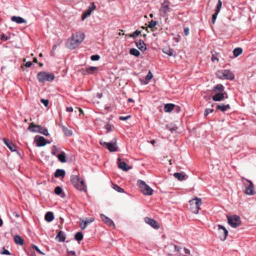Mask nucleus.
<instances>
[{
    "instance_id": "nucleus-1",
    "label": "nucleus",
    "mask_w": 256,
    "mask_h": 256,
    "mask_svg": "<svg viewBox=\"0 0 256 256\" xmlns=\"http://www.w3.org/2000/svg\"><path fill=\"white\" fill-rule=\"evenodd\" d=\"M190 210L194 214L198 213L200 210V206L202 205V199L197 197L194 198L192 200L189 201Z\"/></svg>"
},
{
    "instance_id": "nucleus-2",
    "label": "nucleus",
    "mask_w": 256,
    "mask_h": 256,
    "mask_svg": "<svg viewBox=\"0 0 256 256\" xmlns=\"http://www.w3.org/2000/svg\"><path fill=\"white\" fill-rule=\"evenodd\" d=\"M217 76L222 80H233L234 78V74L228 70H218L217 72Z\"/></svg>"
},
{
    "instance_id": "nucleus-3",
    "label": "nucleus",
    "mask_w": 256,
    "mask_h": 256,
    "mask_svg": "<svg viewBox=\"0 0 256 256\" xmlns=\"http://www.w3.org/2000/svg\"><path fill=\"white\" fill-rule=\"evenodd\" d=\"M54 74L46 72H40L37 74V78L40 82H44L46 81H52L54 80Z\"/></svg>"
},
{
    "instance_id": "nucleus-4",
    "label": "nucleus",
    "mask_w": 256,
    "mask_h": 256,
    "mask_svg": "<svg viewBox=\"0 0 256 256\" xmlns=\"http://www.w3.org/2000/svg\"><path fill=\"white\" fill-rule=\"evenodd\" d=\"M138 184L140 188L141 192L144 195L150 196L152 194L153 190L149 186L146 184L144 181L138 180Z\"/></svg>"
},
{
    "instance_id": "nucleus-5",
    "label": "nucleus",
    "mask_w": 256,
    "mask_h": 256,
    "mask_svg": "<svg viewBox=\"0 0 256 256\" xmlns=\"http://www.w3.org/2000/svg\"><path fill=\"white\" fill-rule=\"evenodd\" d=\"M80 44V38L78 34H73L71 38L68 40L66 43V46L70 49L72 50L78 46Z\"/></svg>"
},
{
    "instance_id": "nucleus-6",
    "label": "nucleus",
    "mask_w": 256,
    "mask_h": 256,
    "mask_svg": "<svg viewBox=\"0 0 256 256\" xmlns=\"http://www.w3.org/2000/svg\"><path fill=\"white\" fill-rule=\"evenodd\" d=\"M228 224L233 228H236L241 224L240 218L236 215L227 216Z\"/></svg>"
},
{
    "instance_id": "nucleus-7",
    "label": "nucleus",
    "mask_w": 256,
    "mask_h": 256,
    "mask_svg": "<svg viewBox=\"0 0 256 256\" xmlns=\"http://www.w3.org/2000/svg\"><path fill=\"white\" fill-rule=\"evenodd\" d=\"M114 142H100V144L105 147L110 152H116L118 150V147L116 146V138H114Z\"/></svg>"
},
{
    "instance_id": "nucleus-8",
    "label": "nucleus",
    "mask_w": 256,
    "mask_h": 256,
    "mask_svg": "<svg viewBox=\"0 0 256 256\" xmlns=\"http://www.w3.org/2000/svg\"><path fill=\"white\" fill-rule=\"evenodd\" d=\"M218 228V237L222 240H224L228 236V230L224 226L218 224L217 226Z\"/></svg>"
},
{
    "instance_id": "nucleus-9",
    "label": "nucleus",
    "mask_w": 256,
    "mask_h": 256,
    "mask_svg": "<svg viewBox=\"0 0 256 256\" xmlns=\"http://www.w3.org/2000/svg\"><path fill=\"white\" fill-rule=\"evenodd\" d=\"M248 183L249 184L246 186L244 185L245 189L244 190V192L246 194L250 196H252L255 194V192L254 191V186L252 182L247 179L244 178Z\"/></svg>"
},
{
    "instance_id": "nucleus-10",
    "label": "nucleus",
    "mask_w": 256,
    "mask_h": 256,
    "mask_svg": "<svg viewBox=\"0 0 256 256\" xmlns=\"http://www.w3.org/2000/svg\"><path fill=\"white\" fill-rule=\"evenodd\" d=\"M70 182L78 190H80V178L78 174H73L70 176Z\"/></svg>"
},
{
    "instance_id": "nucleus-11",
    "label": "nucleus",
    "mask_w": 256,
    "mask_h": 256,
    "mask_svg": "<svg viewBox=\"0 0 256 256\" xmlns=\"http://www.w3.org/2000/svg\"><path fill=\"white\" fill-rule=\"evenodd\" d=\"M213 100L215 102H220L224 100V98H228V94L226 92H219L215 94L212 97Z\"/></svg>"
},
{
    "instance_id": "nucleus-12",
    "label": "nucleus",
    "mask_w": 256,
    "mask_h": 256,
    "mask_svg": "<svg viewBox=\"0 0 256 256\" xmlns=\"http://www.w3.org/2000/svg\"><path fill=\"white\" fill-rule=\"evenodd\" d=\"M96 8V6L94 5V3L92 2L90 4V6L88 7V8L86 10L82 16V20H84L85 18H86L88 16H90L92 12Z\"/></svg>"
},
{
    "instance_id": "nucleus-13",
    "label": "nucleus",
    "mask_w": 256,
    "mask_h": 256,
    "mask_svg": "<svg viewBox=\"0 0 256 256\" xmlns=\"http://www.w3.org/2000/svg\"><path fill=\"white\" fill-rule=\"evenodd\" d=\"M144 222L155 229L159 228V225L157 222L152 218L146 217L144 218Z\"/></svg>"
},
{
    "instance_id": "nucleus-14",
    "label": "nucleus",
    "mask_w": 256,
    "mask_h": 256,
    "mask_svg": "<svg viewBox=\"0 0 256 256\" xmlns=\"http://www.w3.org/2000/svg\"><path fill=\"white\" fill-rule=\"evenodd\" d=\"M98 70V67L96 66H89L86 68H81V72L84 74H90Z\"/></svg>"
},
{
    "instance_id": "nucleus-15",
    "label": "nucleus",
    "mask_w": 256,
    "mask_h": 256,
    "mask_svg": "<svg viewBox=\"0 0 256 256\" xmlns=\"http://www.w3.org/2000/svg\"><path fill=\"white\" fill-rule=\"evenodd\" d=\"M93 218H86L84 220H81V230H84L87 226L94 221Z\"/></svg>"
},
{
    "instance_id": "nucleus-16",
    "label": "nucleus",
    "mask_w": 256,
    "mask_h": 256,
    "mask_svg": "<svg viewBox=\"0 0 256 256\" xmlns=\"http://www.w3.org/2000/svg\"><path fill=\"white\" fill-rule=\"evenodd\" d=\"M120 158H118V161L119 162L118 163V168L124 171H128L130 169V166H129L126 162H120Z\"/></svg>"
},
{
    "instance_id": "nucleus-17",
    "label": "nucleus",
    "mask_w": 256,
    "mask_h": 256,
    "mask_svg": "<svg viewBox=\"0 0 256 256\" xmlns=\"http://www.w3.org/2000/svg\"><path fill=\"white\" fill-rule=\"evenodd\" d=\"M100 218L102 220L104 221V223H106L107 225L110 226H114V227L115 225L113 222V221L110 218L106 216L104 214H100Z\"/></svg>"
},
{
    "instance_id": "nucleus-18",
    "label": "nucleus",
    "mask_w": 256,
    "mask_h": 256,
    "mask_svg": "<svg viewBox=\"0 0 256 256\" xmlns=\"http://www.w3.org/2000/svg\"><path fill=\"white\" fill-rule=\"evenodd\" d=\"M224 92H225L224 87L222 84H217L213 88L212 90V92L214 94Z\"/></svg>"
},
{
    "instance_id": "nucleus-19",
    "label": "nucleus",
    "mask_w": 256,
    "mask_h": 256,
    "mask_svg": "<svg viewBox=\"0 0 256 256\" xmlns=\"http://www.w3.org/2000/svg\"><path fill=\"white\" fill-rule=\"evenodd\" d=\"M170 2L168 1H164L161 7V10L165 14L170 12V8L169 6Z\"/></svg>"
},
{
    "instance_id": "nucleus-20",
    "label": "nucleus",
    "mask_w": 256,
    "mask_h": 256,
    "mask_svg": "<svg viewBox=\"0 0 256 256\" xmlns=\"http://www.w3.org/2000/svg\"><path fill=\"white\" fill-rule=\"evenodd\" d=\"M4 142L11 151L14 152L16 150V146L12 142L6 138H4Z\"/></svg>"
},
{
    "instance_id": "nucleus-21",
    "label": "nucleus",
    "mask_w": 256,
    "mask_h": 256,
    "mask_svg": "<svg viewBox=\"0 0 256 256\" xmlns=\"http://www.w3.org/2000/svg\"><path fill=\"white\" fill-rule=\"evenodd\" d=\"M136 47L142 52H144L146 50V44L143 40H140L138 42H136Z\"/></svg>"
},
{
    "instance_id": "nucleus-22",
    "label": "nucleus",
    "mask_w": 256,
    "mask_h": 256,
    "mask_svg": "<svg viewBox=\"0 0 256 256\" xmlns=\"http://www.w3.org/2000/svg\"><path fill=\"white\" fill-rule=\"evenodd\" d=\"M36 144L38 146H44L46 144V139L42 137L39 136L36 138Z\"/></svg>"
},
{
    "instance_id": "nucleus-23",
    "label": "nucleus",
    "mask_w": 256,
    "mask_h": 256,
    "mask_svg": "<svg viewBox=\"0 0 256 256\" xmlns=\"http://www.w3.org/2000/svg\"><path fill=\"white\" fill-rule=\"evenodd\" d=\"M12 22H16L17 24H22L26 22V20L20 16H13L11 18Z\"/></svg>"
},
{
    "instance_id": "nucleus-24",
    "label": "nucleus",
    "mask_w": 256,
    "mask_h": 256,
    "mask_svg": "<svg viewBox=\"0 0 256 256\" xmlns=\"http://www.w3.org/2000/svg\"><path fill=\"white\" fill-rule=\"evenodd\" d=\"M66 175V172L64 170L58 169L54 173V176L56 178L62 177L64 178Z\"/></svg>"
},
{
    "instance_id": "nucleus-25",
    "label": "nucleus",
    "mask_w": 256,
    "mask_h": 256,
    "mask_svg": "<svg viewBox=\"0 0 256 256\" xmlns=\"http://www.w3.org/2000/svg\"><path fill=\"white\" fill-rule=\"evenodd\" d=\"M170 39L174 40L176 42H178L180 40V36L178 33H171Z\"/></svg>"
},
{
    "instance_id": "nucleus-26",
    "label": "nucleus",
    "mask_w": 256,
    "mask_h": 256,
    "mask_svg": "<svg viewBox=\"0 0 256 256\" xmlns=\"http://www.w3.org/2000/svg\"><path fill=\"white\" fill-rule=\"evenodd\" d=\"M216 108L218 110H220L221 111L224 112L227 110H228L230 109V104H227L226 105H224V104H218L217 105Z\"/></svg>"
},
{
    "instance_id": "nucleus-27",
    "label": "nucleus",
    "mask_w": 256,
    "mask_h": 256,
    "mask_svg": "<svg viewBox=\"0 0 256 256\" xmlns=\"http://www.w3.org/2000/svg\"><path fill=\"white\" fill-rule=\"evenodd\" d=\"M174 104H166L164 106V111L166 112H170L174 110Z\"/></svg>"
},
{
    "instance_id": "nucleus-28",
    "label": "nucleus",
    "mask_w": 256,
    "mask_h": 256,
    "mask_svg": "<svg viewBox=\"0 0 256 256\" xmlns=\"http://www.w3.org/2000/svg\"><path fill=\"white\" fill-rule=\"evenodd\" d=\"M37 126H40L34 124L33 122L30 123L28 130L32 132H39L40 129L37 128Z\"/></svg>"
},
{
    "instance_id": "nucleus-29",
    "label": "nucleus",
    "mask_w": 256,
    "mask_h": 256,
    "mask_svg": "<svg viewBox=\"0 0 256 256\" xmlns=\"http://www.w3.org/2000/svg\"><path fill=\"white\" fill-rule=\"evenodd\" d=\"M174 176L180 180H183L186 178V176L181 172H175Z\"/></svg>"
},
{
    "instance_id": "nucleus-30",
    "label": "nucleus",
    "mask_w": 256,
    "mask_h": 256,
    "mask_svg": "<svg viewBox=\"0 0 256 256\" xmlns=\"http://www.w3.org/2000/svg\"><path fill=\"white\" fill-rule=\"evenodd\" d=\"M162 52L168 55V56H172L174 55V50L170 48H164L162 50Z\"/></svg>"
},
{
    "instance_id": "nucleus-31",
    "label": "nucleus",
    "mask_w": 256,
    "mask_h": 256,
    "mask_svg": "<svg viewBox=\"0 0 256 256\" xmlns=\"http://www.w3.org/2000/svg\"><path fill=\"white\" fill-rule=\"evenodd\" d=\"M54 218V214L52 212H48L46 213L45 215V220L48 222H50L52 221Z\"/></svg>"
},
{
    "instance_id": "nucleus-32",
    "label": "nucleus",
    "mask_w": 256,
    "mask_h": 256,
    "mask_svg": "<svg viewBox=\"0 0 256 256\" xmlns=\"http://www.w3.org/2000/svg\"><path fill=\"white\" fill-rule=\"evenodd\" d=\"M14 240L15 242L17 244L20 245H22L24 244V240L21 236L18 235H16L14 236Z\"/></svg>"
},
{
    "instance_id": "nucleus-33",
    "label": "nucleus",
    "mask_w": 256,
    "mask_h": 256,
    "mask_svg": "<svg viewBox=\"0 0 256 256\" xmlns=\"http://www.w3.org/2000/svg\"><path fill=\"white\" fill-rule=\"evenodd\" d=\"M130 54L131 55L134 56L136 57H138L140 55V52L138 50H136V48H132L130 49Z\"/></svg>"
},
{
    "instance_id": "nucleus-34",
    "label": "nucleus",
    "mask_w": 256,
    "mask_h": 256,
    "mask_svg": "<svg viewBox=\"0 0 256 256\" xmlns=\"http://www.w3.org/2000/svg\"><path fill=\"white\" fill-rule=\"evenodd\" d=\"M36 128L40 129L38 132L46 136H48L49 134L48 130L45 128L42 127L41 126H37Z\"/></svg>"
},
{
    "instance_id": "nucleus-35",
    "label": "nucleus",
    "mask_w": 256,
    "mask_h": 256,
    "mask_svg": "<svg viewBox=\"0 0 256 256\" xmlns=\"http://www.w3.org/2000/svg\"><path fill=\"white\" fill-rule=\"evenodd\" d=\"M58 160L62 162H66V158L65 154L64 152H62L58 156Z\"/></svg>"
},
{
    "instance_id": "nucleus-36",
    "label": "nucleus",
    "mask_w": 256,
    "mask_h": 256,
    "mask_svg": "<svg viewBox=\"0 0 256 256\" xmlns=\"http://www.w3.org/2000/svg\"><path fill=\"white\" fill-rule=\"evenodd\" d=\"M56 238L59 239L60 242H64L66 238L64 233L62 231H60L56 236Z\"/></svg>"
},
{
    "instance_id": "nucleus-37",
    "label": "nucleus",
    "mask_w": 256,
    "mask_h": 256,
    "mask_svg": "<svg viewBox=\"0 0 256 256\" xmlns=\"http://www.w3.org/2000/svg\"><path fill=\"white\" fill-rule=\"evenodd\" d=\"M242 48H236L234 50L233 54L235 57H237L242 53Z\"/></svg>"
},
{
    "instance_id": "nucleus-38",
    "label": "nucleus",
    "mask_w": 256,
    "mask_h": 256,
    "mask_svg": "<svg viewBox=\"0 0 256 256\" xmlns=\"http://www.w3.org/2000/svg\"><path fill=\"white\" fill-rule=\"evenodd\" d=\"M62 130L64 132V133L65 135L66 136H70L72 134V132L71 130H69L67 128H66L65 126L62 125Z\"/></svg>"
},
{
    "instance_id": "nucleus-39",
    "label": "nucleus",
    "mask_w": 256,
    "mask_h": 256,
    "mask_svg": "<svg viewBox=\"0 0 256 256\" xmlns=\"http://www.w3.org/2000/svg\"><path fill=\"white\" fill-rule=\"evenodd\" d=\"M156 24V21L152 20L150 22L148 27L149 28H151L152 31H154L156 30L154 27Z\"/></svg>"
},
{
    "instance_id": "nucleus-40",
    "label": "nucleus",
    "mask_w": 256,
    "mask_h": 256,
    "mask_svg": "<svg viewBox=\"0 0 256 256\" xmlns=\"http://www.w3.org/2000/svg\"><path fill=\"white\" fill-rule=\"evenodd\" d=\"M222 2L221 0H218V2L217 4V6H216V8L215 10V12H219L221 8H222Z\"/></svg>"
},
{
    "instance_id": "nucleus-41",
    "label": "nucleus",
    "mask_w": 256,
    "mask_h": 256,
    "mask_svg": "<svg viewBox=\"0 0 256 256\" xmlns=\"http://www.w3.org/2000/svg\"><path fill=\"white\" fill-rule=\"evenodd\" d=\"M81 192H86V186L85 184L84 181L81 180Z\"/></svg>"
},
{
    "instance_id": "nucleus-42",
    "label": "nucleus",
    "mask_w": 256,
    "mask_h": 256,
    "mask_svg": "<svg viewBox=\"0 0 256 256\" xmlns=\"http://www.w3.org/2000/svg\"><path fill=\"white\" fill-rule=\"evenodd\" d=\"M54 192L57 195H60L62 192V189L60 186H56L54 189Z\"/></svg>"
},
{
    "instance_id": "nucleus-43",
    "label": "nucleus",
    "mask_w": 256,
    "mask_h": 256,
    "mask_svg": "<svg viewBox=\"0 0 256 256\" xmlns=\"http://www.w3.org/2000/svg\"><path fill=\"white\" fill-rule=\"evenodd\" d=\"M114 188L119 192H124V189L121 188L118 185H114Z\"/></svg>"
},
{
    "instance_id": "nucleus-44",
    "label": "nucleus",
    "mask_w": 256,
    "mask_h": 256,
    "mask_svg": "<svg viewBox=\"0 0 256 256\" xmlns=\"http://www.w3.org/2000/svg\"><path fill=\"white\" fill-rule=\"evenodd\" d=\"M104 128L106 130L107 132H109L112 131V126L109 124H106L104 126Z\"/></svg>"
},
{
    "instance_id": "nucleus-45",
    "label": "nucleus",
    "mask_w": 256,
    "mask_h": 256,
    "mask_svg": "<svg viewBox=\"0 0 256 256\" xmlns=\"http://www.w3.org/2000/svg\"><path fill=\"white\" fill-rule=\"evenodd\" d=\"M152 77H153L152 74L151 72L150 71H149V72H148V74L146 76V80H150L152 78Z\"/></svg>"
},
{
    "instance_id": "nucleus-46",
    "label": "nucleus",
    "mask_w": 256,
    "mask_h": 256,
    "mask_svg": "<svg viewBox=\"0 0 256 256\" xmlns=\"http://www.w3.org/2000/svg\"><path fill=\"white\" fill-rule=\"evenodd\" d=\"M100 58V56L98 54L92 55L90 57L91 60H94V61L98 60H99Z\"/></svg>"
},
{
    "instance_id": "nucleus-47",
    "label": "nucleus",
    "mask_w": 256,
    "mask_h": 256,
    "mask_svg": "<svg viewBox=\"0 0 256 256\" xmlns=\"http://www.w3.org/2000/svg\"><path fill=\"white\" fill-rule=\"evenodd\" d=\"M214 112V110L212 108H207L204 111V116H207L210 113H212Z\"/></svg>"
},
{
    "instance_id": "nucleus-48",
    "label": "nucleus",
    "mask_w": 256,
    "mask_h": 256,
    "mask_svg": "<svg viewBox=\"0 0 256 256\" xmlns=\"http://www.w3.org/2000/svg\"><path fill=\"white\" fill-rule=\"evenodd\" d=\"M40 102L44 105L45 106H48L49 103V101L48 100H45L44 98H42L40 100Z\"/></svg>"
},
{
    "instance_id": "nucleus-49",
    "label": "nucleus",
    "mask_w": 256,
    "mask_h": 256,
    "mask_svg": "<svg viewBox=\"0 0 256 256\" xmlns=\"http://www.w3.org/2000/svg\"><path fill=\"white\" fill-rule=\"evenodd\" d=\"M218 12H215L214 14H212V23L213 24H214V22H215V21L216 20V18L218 14Z\"/></svg>"
},
{
    "instance_id": "nucleus-50",
    "label": "nucleus",
    "mask_w": 256,
    "mask_h": 256,
    "mask_svg": "<svg viewBox=\"0 0 256 256\" xmlns=\"http://www.w3.org/2000/svg\"><path fill=\"white\" fill-rule=\"evenodd\" d=\"M10 38H8L6 35L4 34H2L0 36V40L2 41H6L8 40Z\"/></svg>"
},
{
    "instance_id": "nucleus-51",
    "label": "nucleus",
    "mask_w": 256,
    "mask_h": 256,
    "mask_svg": "<svg viewBox=\"0 0 256 256\" xmlns=\"http://www.w3.org/2000/svg\"><path fill=\"white\" fill-rule=\"evenodd\" d=\"M1 254H6V255H10V253L8 250L5 249L4 247L2 248V252Z\"/></svg>"
},
{
    "instance_id": "nucleus-52",
    "label": "nucleus",
    "mask_w": 256,
    "mask_h": 256,
    "mask_svg": "<svg viewBox=\"0 0 256 256\" xmlns=\"http://www.w3.org/2000/svg\"><path fill=\"white\" fill-rule=\"evenodd\" d=\"M33 248H34L38 252H39L40 254L44 255V254L36 246H33Z\"/></svg>"
},
{
    "instance_id": "nucleus-53",
    "label": "nucleus",
    "mask_w": 256,
    "mask_h": 256,
    "mask_svg": "<svg viewBox=\"0 0 256 256\" xmlns=\"http://www.w3.org/2000/svg\"><path fill=\"white\" fill-rule=\"evenodd\" d=\"M75 239L78 242L80 241V232H76L75 236Z\"/></svg>"
},
{
    "instance_id": "nucleus-54",
    "label": "nucleus",
    "mask_w": 256,
    "mask_h": 256,
    "mask_svg": "<svg viewBox=\"0 0 256 256\" xmlns=\"http://www.w3.org/2000/svg\"><path fill=\"white\" fill-rule=\"evenodd\" d=\"M56 150H57V148H56V146H53L52 150V154L53 155H54V156L56 155Z\"/></svg>"
},
{
    "instance_id": "nucleus-55",
    "label": "nucleus",
    "mask_w": 256,
    "mask_h": 256,
    "mask_svg": "<svg viewBox=\"0 0 256 256\" xmlns=\"http://www.w3.org/2000/svg\"><path fill=\"white\" fill-rule=\"evenodd\" d=\"M130 118V116H120L119 119L120 120H127L128 118Z\"/></svg>"
},
{
    "instance_id": "nucleus-56",
    "label": "nucleus",
    "mask_w": 256,
    "mask_h": 256,
    "mask_svg": "<svg viewBox=\"0 0 256 256\" xmlns=\"http://www.w3.org/2000/svg\"><path fill=\"white\" fill-rule=\"evenodd\" d=\"M140 34L141 33H132V34L130 35V36L134 38H135Z\"/></svg>"
},
{
    "instance_id": "nucleus-57",
    "label": "nucleus",
    "mask_w": 256,
    "mask_h": 256,
    "mask_svg": "<svg viewBox=\"0 0 256 256\" xmlns=\"http://www.w3.org/2000/svg\"><path fill=\"white\" fill-rule=\"evenodd\" d=\"M175 250L178 252L181 250L182 248L180 246H178L176 245H174Z\"/></svg>"
},
{
    "instance_id": "nucleus-58",
    "label": "nucleus",
    "mask_w": 256,
    "mask_h": 256,
    "mask_svg": "<svg viewBox=\"0 0 256 256\" xmlns=\"http://www.w3.org/2000/svg\"><path fill=\"white\" fill-rule=\"evenodd\" d=\"M58 46V44H55L53 48H52V56H54V51H55L56 49V48Z\"/></svg>"
},
{
    "instance_id": "nucleus-59",
    "label": "nucleus",
    "mask_w": 256,
    "mask_h": 256,
    "mask_svg": "<svg viewBox=\"0 0 256 256\" xmlns=\"http://www.w3.org/2000/svg\"><path fill=\"white\" fill-rule=\"evenodd\" d=\"M184 253L185 254H188V255H190V250L186 248H184Z\"/></svg>"
},
{
    "instance_id": "nucleus-60",
    "label": "nucleus",
    "mask_w": 256,
    "mask_h": 256,
    "mask_svg": "<svg viewBox=\"0 0 256 256\" xmlns=\"http://www.w3.org/2000/svg\"><path fill=\"white\" fill-rule=\"evenodd\" d=\"M32 65V62H27L25 64V66L26 67H30Z\"/></svg>"
},
{
    "instance_id": "nucleus-61",
    "label": "nucleus",
    "mask_w": 256,
    "mask_h": 256,
    "mask_svg": "<svg viewBox=\"0 0 256 256\" xmlns=\"http://www.w3.org/2000/svg\"><path fill=\"white\" fill-rule=\"evenodd\" d=\"M66 111L68 112H72L73 111V108L72 107H67L66 108Z\"/></svg>"
},
{
    "instance_id": "nucleus-62",
    "label": "nucleus",
    "mask_w": 256,
    "mask_h": 256,
    "mask_svg": "<svg viewBox=\"0 0 256 256\" xmlns=\"http://www.w3.org/2000/svg\"><path fill=\"white\" fill-rule=\"evenodd\" d=\"M211 60L212 62H214L215 60H218V59L214 56H213L211 58Z\"/></svg>"
},
{
    "instance_id": "nucleus-63",
    "label": "nucleus",
    "mask_w": 256,
    "mask_h": 256,
    "mask_svg": "<svg viewBox=\"0 0 256 256\" xmlns=\"http://www.w3.org/2000/svg\"><path fill=\"white\" fill-rule=\"evenodd\" d=\"M189 30H190L188 28H184V32H188Z\"/></svg>"
},
{
    "instance_id": "nucleus-64",
    "label": "nucleus",
    "mask_w": 256,
    "mask_h": 256,
    "mask_svg": "<svg viewBox=\"0 0 256 256\" xmlns=\"http://www.w3.org/2000/svg\"><path fill=\"white\" fill-rule=\"evenodd\" d=\"M68 252L69 254H72V255H74V256H75V254H76L75 252H74V251H70V252Z\"/></svg>"
}]
</instances>
